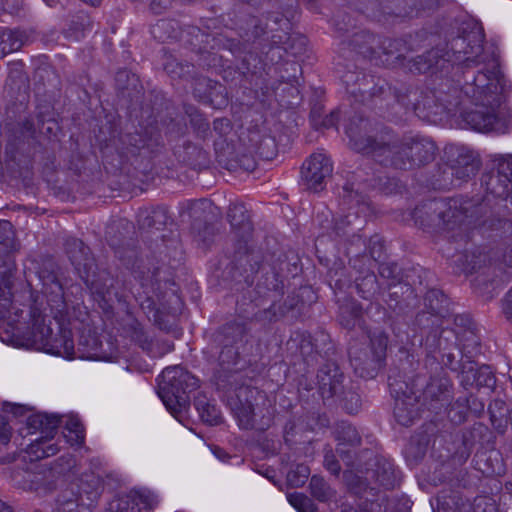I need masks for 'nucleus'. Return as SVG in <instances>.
<instances>
[{
    "label": "nucleus",
    "mask_w": 512,
    "mask_h": 512,
    "mask_svg": "<svg viewBox=\"0 0 512 512\" xmlns=\"http://www.w3.org/2000/svg\"><path fill=\"white\" fill-rule=\"evenodd\" d=\"M357 152L370 155L384 167L409 171L419 168L434 159L436 146L429 138L419 135L383 134L367 136L354 141Z\"/></svg>",
    "instance_id": "obj_2"
},
{
    "label": "nucleus",
    "mask_w": 512,
    "mask_h": 512,
    "mask_svg": "<svg viewBox=\"0 0 512 512\" xmlns=\"http://www.w3.org/2000/svg\"><path fill=\"white\" fill-rule=\"evenodd\" d=\"M65 252L81 279H89L91 270L96 268V263L91 255L89 247L82 240L70 237L64 244Z\"/></svg>",
    "instance_id": "obj_19"
},
{
    "label": "nucleus",
    "mask_w": 512,
    "mask_h": 512,
    "mask_svg": "<svg viewBox=\"0 0 512 512\" xmlns=\"http://www.w3.org/2000/svg\"><path fill=\"white\" fill-rule=\"evenodd\" d=\"M102 479L84 473L77 482L61 490L56 498L58 512H92L101 495Z\"/></svg>",
    "instance_id": "obj_8"
},
{
    "label": "nucleus",
    "mask_w": 512,
    "mask_h": 512,
    "mask_svg": "<svg viewBox=\"0 0 512 512\" xmlns=\"http://www.w3.org/2000/svg\"><path fill=\"white\" fill-rule=\"evenodd\" d=\"M309 487L311 495L321 502L329 501L335 494L324 478L317 475L311 477Z\"/></svg>",
    "instance_id": "obj_45"
},
{
    "label": "nucleus",
    "mask_w": 512,
    "mask_h": 512,
    "mask_svg": "<svg viewBox=\"0 0 512 512\" xmlns=\"http://www.w3.org/2000/svg\"><path fill=\"white\" fill-rule=\"evenodd\" d=\"M60 423L61 417L57 415L37 413L28 417V428L42 434L27 447V453L31 459L39 460L58 453L60 448L57 442H52V440Z\"/></svg>",
    "instance_id": "obj_10"
},
{
    "label": "nucleus",
    "mask_w": 512,
    "mask_h": 512,
    "mask_svg": "<svg viewBox=\"0 0 512 512\" xmlns=\"http://www.w3.org/2000/svg\"><path fill=\"white\" fill-rule=\"evenodd\" d=\"M423 395L425 399H430L431 401L448 403L449 401V391L448 386L438 380H433L425 387L423 391Z\"/></svg>",
    "instance_id": "obj_47"
},
{
    "label": "nucleus",
    "mask_w": 512,
    "mask_h": 512,
    "mask_svg": "<svg viewBox=\"0 0 512 512\" xmlns=\"http://www.w3.org/2000/svg\"><path fill=\"white\" fill-rule=\"evenodd\" d=\"M356 269H360V266L358 265ZM359 272L362 273L363 276L356 278V288L358 293L363 299H374L380 291L376 275L370 270H367L366 272L359 270Z\"/></svg>",
    "instance_id": "obj_38"
},
{
    "label": "nucleus",
    "mask_w": 512,
    "mask_h": 512,
    "mask_svg": "<svg viewBox=\"0 0 512 512\" xmlns=\"http://www.w3.org/2000/svg\"><path fill=\"white\" fill-rule=\"evenodd\" d=\"M474 107L460 113L461 126L477 132L505 133L507 125L498 109L501 105L472 102Z\"/></svg>",
    "instance_id": "obj_11"
},
{
    "label": "nucleus",
    "mask_w": 512,
    "mask_h": 512,
    "mask_svg": "<svg viewBox=\"0 0 512 512\" xmlns=\"http://www.w3.org/2000/svg\"><path fill=\"white\" fill-rule=\"evenodd\" d=\"M502 312L505 318L512 323V287L502 301Z\"/></svg>",
    "instance_id": "obj_64"
},
{
    "label": "nucleus",
    "mask_w": 512,
    "mask_h": 512,
    "mask_svg": "<svg viewBox=\"0 0 512 512\" xmlns=\"http://www.w3.org/2000/svg\"><path fill=\"white\" fill-rule=\"evenodd\" d=\"M51 320L41 310L34 307L30 310V320L26 327L17 326L13 331L12 342L19 347L34 348L40 350L36 343L40 336L45 340L52 334Z\"/></svg>",
    "instance_id": "obj_13"
},
{
    "label": "nucleus",
    "mask_w": 512,
    "mask_h": 512,
    "mask_svg": "<svg viewBox=\"0 0 512 512\" xmlns=\"http://www.w3.org/2000/svg\"><path fill=\"white\" fill-rule=\"evenodd\" d=\"M497 161V167L494 170L503 176H507L512 183V155H502Z\"/></svg>",
    "instance_id": "obj_61"
},
{
    "label": "nucleus",
    "mask_w": 512,
    "mask_h": 512,
    "mask_svg": "<svg viewBox=\"0 0 512 512\" xmlns=\"http://www.w3.org/2000/svg\"><path fill=\"white\" fill-rule=\"evenodd\" d=\"M343 402V408L349 413L354 414L358 412L361 406V399L358 393L353 390H346L344 388V393L341 396H337Z\"/></svg>",
    "instance_id": "obj_56"
},
{
    "label": "nucleus",
    "mask_w": 512,
    "mask_h": 512,
    "mask_svg": "<svg viewBox=\"0 0 512 512\" xmlns=\"http://www.w3.org/2000/svg\"><path fill=\"white\" fill-rule=\"evenodd\" d=\"M349 357L355 373L362 378L375 377L383 365L374 354H371L368 347L363 349L355 346L350 347Z\"/></svg>",
    "instance_id": "obj_25"
},
{
    "label": "nucleus",
    "mask_w": 512,
    "mask_h": 512,
    "mask_svg": "<svg viewBox=\"0 0 512 512\" xmlns=\"http://www.w3.org/2000/svg\"><path fill=\"white\" fill-rule=\"evenodd\" d=\"M458 332V346L467 357H472L478 352L480 346V339L475 333V328Z\"/></svg>",
    "instance_id": "obj_43"
},
{
    "label": "nucleus",
    "mask_w": 512,
    "mask_h": 512,
    "mask_svg": "<svg viewBox=\"0 0 512 512\" xmlns=\"http://www.w3.org/2000/svg\"><path fill=\"white\" fill-rule=\"evenodd\" d=\"M249 142L251 149L263 160H272L277 155L275 139L270 135L256 130L250 131Z\"/></svg>",
    "instance_id": "obj_30"
},
{
    "label": "nucleus",
    "mask_w": 512,
    "mask_h": 512,
    "mask_svg": "<svg viewBox=\"0 0 512 512\" xmlns=\"http://www.w3.org/2000/svg\"><path fill=\"white\" fill-rule=\"evenodd\" d=\"M428 441L426 437L412 438L405 448L406 460L411 464H417L424 458L427 452Z\"/></svg>",
    "instance_id": "obj_41"
},
{
    "label": "nucleus",
    "mask_w": 512,
    "mask_h": 512,
    "mask_svg": "<svg viewBox=\"0 0 512 512\" xmlns=\"http://www.w3.org/2000/svg\"><path fill=\"white\" fill-rule=\"evenodd\" d=\"M332 171L331 160L323 153H314L302 165L301 180L307 189L318 192L324 188L325 179Z\"/></svg>",
    "instance_id": "obj_15"
},
{
    "label": "nucleus",
    "mask_w": 512,
    "mask_h": 512,
    "mask_svg": "<svg viewBox=\"0 0 512 512\" xmlns=\"http://www.w3.org/2000/svg\"><path fill=\"white\" fill-rule=\"evenodd\" d=\"M352 44L354 49L365 58L378 60L380 57V51L378 50L380 38L369 32H360L355 34Z\"/></svg>",
    "instance_id": "obj_32"
},
{
    "label": "nucleus",
    "mask_w": 512,
    "mask_h": 512,
    "mask_svg": "<svg viewBox=\"0 0 512 512\" xmlns=\"http://www.w3.org/2000/svg\"><path fill=\"white\" fill-rule=\"evenodd\" d=\"M424 301L428 312L418 314V323L422 324L426 321L434 324L444 320V313L447 310V299L441 291L436 289L429 290L425 295Z\"/></svg>",
    "instance_id": "obj_27"
},
{
    "label": "nucleus",
    "mask_w": 512,
    "mask_h": 512,
    "mask_svg": "<svg viewBox=\"0 0 512 512\" xmlns=\"http://www.w3.org/2000/svg\"><path fill=\"white\" fill-rule=\"evenodd\" d=\"M369 346L371 354H374L382 363L386 358L388 347V335L385 331L375 329L369 332Z\"/></svg>",
    "instance_id": "obj_40"
},
{
    "label": "nucleus",
    "mask_w": 512,
    "mask_h": 512,
    "mask_svg": "<svg viewBox=\"0 0 512 512\" xmlns=\"http://www.w3.org/2000/svg\"><path fill=\"white\" fill-rule=\"evenodd\" d=\"M27 36L18 29L0 28V58L19 50Z\"/></svg>",
    "instance_id": "obj_33"
},
{
    "label": "nucleus",
    "mask_w": 512,
    "mask_h": 512,
    "mask_svg": "<svg viewBox=\"0 0 512 512\" xmlns=\"http://www.w3.org/2000/svg\"><path fill=\"white\" fill-rule=\"evenodd\" d=\"M459 332L442 327L440 330V352L453 350L458 347Z\"/></svg>",
    "instance_id": "obj_55"
},
{
    "label": "nucleus",
    "mask_w": 512,
    "mask_h": 512,
    "mask_svg": "<svg viewBox=\"0 0 512 512\" xmlns=\"http://www.w3.org/2000/svg\"><path fill=\"white\" fill-rule=\"evenodd\" d=\"M482 185L488 193L501 198L508 195L511 182L507 176H503L495 170H491L482 176Z\"/></svg>",
    "instance_id": "obj_34"
},
{
    "label": "nucleus",
    "mask_w": 512,
    "mask_h": 512,
    "mask_svg": "<svg viewBox=\"0 0 512 512\" xmlns=\"http://www.w3.org/2000/svg\"><path fill=\"white\" fill-rule=\"evenodd\" d=\"M389 377V386L392 393H395L394 416L397 422L402 426H410L419 416V403L417 396L413 393L407 394L402 389V385L392 382Z\"/></svg>",
    "instance_id": "obj_16"
},
{
    "label": "nucleus",
    "mask_w": 512,
    "mask_h": 512,
    "mask_svg": "<svg viewBox=\"0 0 512 512\" xmlns=\"http://www.w3.org/2000/svg\"><path fill=\"white\" fill-rule=\"evenodd\" d=\"M245 332V326L241 323H229L222 328V334L226 338L225 344L228 345L242 340Z\"/></svg>",
    "instance_id": "obj_54"
},
{
    "label": "nucleus",
    "mask_w": 512,
    "mask_h": 512,
    "mask_svg": "<svg viewBox=\"0 0 512 512\" xmlns=\"http://www.w3.org/2000/svg\"><path fill=\"white\" fill-rule=\"evenodd\" d=\"M120 141L123 145L122 153L123 154H132L135 155L141 148L145 146V140L139 134H125L122 135Z\"/></svg>",
    "instance_id": "obj_51"
},
{
    "label": "nucleus",
    "mask_w": 512,
    "mask_h": 512,
    "mask_svg": "<svg viewBox=\"0 0 512 512\" xmlns=\"http://www.w3.org/2000/svg\"><path fill=\"white\" fill-rule=\"evenodd\" d=\"M473 512H499V509L493 498L483 496L475 499Z\"/></svg>",
    "instance_id": "obj_59"
},
{
    "label": "nucleus",
    "mask_w": 512,
    "mask_h": 512,
    "mask_svg": "<svg viewBox=\"0 0 512 512\" xmlns=\"http://www.w3.org/2000/svg\"><path fill=\"white\" fill-rule=\"evenodd\" d=\"M159 396L172 415L180 419L189 407V394L198 388V379L181 366L162 371Z\"/></svg>",
    "instance_id": "obj_7"
},
{
    "label": "nucleus",
    "mask_w": 512,
    "mask_h": 512,
    "mask_svg": "<svg viewBox=\"0 0 512 512\" xmlns=\"http://www.w3.org/2000/svg\"><path fill=\"white\" fill-rule=\"evenodd\" d=\"M484 34L479 27H473L453 37L446 48H434L410 61L409 69L416 73L442 72L452 67L455 74L485 63L492 50L483 47Z\"/></svg>",
    "instance_id": "obj_3"
},
{
    "label": "nucleus",
    "mask_w": 512,
    "mask_h": 512,
    "mask_svg": "<svg viewBox=\"0 0 512 512\" xmlns=\"http://www.w3.org/2000/svg\"><path fill=\"white\" fill-rule=\"evenodd\" d=\"M231 226L243 232V235H250L253 227L250 216L244 204H231L227 214Z\"/></svg>",
    "instance_id": "obj_36"
},
{
    "label": "nucleus",
    "mask_w": 512,
    "mask_h": 512,
    "mask_svg": "<svg viewBox=\"0 0 512 512\" xmlns=\"http://www.w3.org/2000/svg\"><path fill=\"white\" fill-rule=\"evenodd\" d=\"M445 153L447 155L446 167L454 178L453 185L467 182L480 169L481 160L479 155L467 147H450Z\"/></svg>",
    "instance_id": "obj_12"
},
{
    "label": "nucleus",
    "mask_w": 512,
    "mask_h": 512,
    "mask_svg": "<svg viewBox=\"0 0 512 512\" xmlns=\"http://www.w3.org/2000/svg\"><path fill=\"white\" fill-rule=\"evenodd\" d=\"M378 50L380 51L378 60L387 66H396L405 59L410 51V47L403 39L385 38L383 40L380 39Z\"/></svg>",
    "instance_id": "obj_28"
},
{
    "label": "nucleus",
    "mask_w": 512,
    "mask_h": 512,
    "mask_svg": "<svg viewBox=\"0 0 512 512\" xmlns=\"http://www.w3.org/2000/svg\"><path fill=\"white\" fill-rule=\"evenodd\" d=\"M57 329L58 332L56 334L52 331V334H49L46 340L40 336L36 343L40 345V350L67 359H73L75 351L71 329L58 322Z\"/></svg>",
    "instance_id": "obj_17"
},
{
    "label": "nucleus",
    "mask_w": 512,
    "mask_h": 512,
    "mask_svg": "<svg viewBox=\"0 0 512 512\" xmlns=\"http://www.w3.org/2000/svg\"><path fill=\"white\" fill-rule=\"evenodd\" d=\"M288 501L298 512L316 511V507L312 500L302 493L289 494Z\"/></svg>",
    "instance_id": "obj_52"
},
{
    "label": "nucleus",
    "mask_w": 512,
    "mask_h": 512,
    "mask_svg": "<svg viewBox=\"0 0 512 512\" xmlns=\"http://www.w3.org/2000/svg\"><path fill=\"white\" fill-rule=\"evenodd\" d=\"M227 401L240 429L264 432L274 423L275 407L267 394L256 387L241 385L228 395Z\"/></svg>",
    "instance_id": "obj_5"
},
{
    "label": "nucleus",
    "mask_w": 512,
    "mask_h": 512,
    "mask_svg": "<svg viewBox=\"0 0 512 512\" xmlns=\"http://www.w3.org/2000/svg\"><path fill=\"white\" fill-rule=\"evenodd\" d=\"M319 391L324 399L341 396L344 393V375L334 362H327L317 374Z\"/></svg>",
    "instance_id": "obj_23"
},
{
    "label": "nucleus",
    "mask_w": 512,
    "mask_h": 512,
    "mask_svg": "<svg viewBox=\"0 0 512 512\" xmlns=\"http://www.w3.org/2000/svg\"><path fill=\"white\" fill-rule=\"evenodd\" d=\"M323 465L332 475L339 476L341 466L331 449L325 450Z\"/></svg>",
    "instance_id": "obj_60"
},
{
    "label": "nucleus",
    "mask_w": 512,
    "mask_h": 512,
    "mask_svg": "<svg viewBox=\"0 0 512 512\" xmlns=\"http://www.w3.org/2000/svg\"><path fill=\"white\" fill-rule=\"evenodd\" d=\"M465 258L463 271L467 274L480 273L482 270H490L492 265V258L489 251L484 247H477L474 250L467 252L463 255ZM485 271L475 278V283L480 285L486 281L484 276Z\"/></svg>",
    "instance_id": "obj_29"
},
{
    "label": "nucleus",
    "mask_w": 512,
    "mask_h": 512,
    "mask_svg": "<svg viewBox=\"0 0 512 512\" xmlns=\"http://www.w3.org/2000/svg\"><path fill=\"white\" fill-rule=\"evenodd\" d=\"M369 254H370V257L371 259H369L368 257L366 256H361V257H357L353 260H350V262H352V265L354 268H357L358 267V263L360 262H370L373 260V261H378L382 258L383 254H384V244H383V241L382 239L379 237V236H373L370 238V241H369Z\"/></svg>",
    "instance_id": "obj_48"
},
{
    "label": "nucleus",
    "mask_w": 512,
    "mask_h": 512,
    "mask_svg": "<svg viewBox=\"0 0 512 512\" xmlns=\"http://www.w3.org/2000/svg\"><path fill=\"white\" fill-rule=\"evenodd\" d=\"M445 320L436 322L432 325L431 331L426 335L422 345L424 346L427 355H433L436 352H440V330L443 327Z\"/></svg>",
    "instance_id": "obj_50"
},
{
    "label": "nucleus",
    "mask_w": 512,
    "mask_h": 512,
    "mask_svg": "<svg viewBox=\"0 0 512 512\" xmlns=\"http://www.w3.org/2000/svg\"><path fill=\"white\" fill-rule=\"evenodd\" d=\"M96 268L91 270L89 279H82L92 294L97 295L104 301H111L113 298L119 299L118 292L115 289V279L107 271L96 272Z\"/></svg>",
    "instance_id": "obj_26"
},
{
    "label": "nucleus",
    "mask_w": 512,
    "mask_h": 512,
    "mask_svg": "<svg viewBox=\"0 0 512 512\" xmlns=\"http://www.w3.org/2000/svg\"><path fill=\"white\" fill-rule=\"evenodd\" d=\"M436 501L437 507L434 512H460L463 505L462 498L458 494H448L445 491L438 494Z\"/></svg>",
    "instance_id": "obj_44"
},
{
    "label": "nucleus",
    "mask_w": 512,
    "mask_h": 512,
    "mask_svg": "<svg viewBox=\"0 0 512 512\" xmlns=\"http://www.w3.org/2000/svg\"><path fill=\"white\" fill-rule=\"evenodd\" d=\"M117 254L124 265L131 269L134 278L139 281L140 287L143 289L141 293L139 289L134 290V288H132L131 293L142 305V299H145L149 303L148 307H150V305L154 304V296L158 297L157 290L159 289V281L157 276L159 274V268H152L149 263H145L143 259L138 257L134 249L128 251L118 250Z\"/></svg>",
    "instance_id": "obj_9"
},
{
    "label": "nucleus",
    "mask_w": 512,
    "mask_h": 512,
    "mask_svg": "<svg viewBox=\"0 0 512 512\" xmlns=\"http://www.w3.org/2000/svg\"><path fill=\"white\" fill-rule=\"evenodd\" d=\"M47 470L41 466L36 465L33 470H25L21 473V480L18 481L19 487L24 490L37 491L46 485Z\"/></svg>",
    "instance_id": "obj_39"
},
{
    "label": "nucleus",
    "mask_w": 512,
    "mask_h": 512,
    "mask_svg": "<svg viewBox=\"0 0 512 512\" xmlns=\"http://www.w3.org/2000/svg\"><path fill=\"white\" fill-rule=\"evenodd\" d=\"M151 33L160 42L178 40L182 30L178 22L173 19H161L151 28Z\"/></svg>",
    "instance_id": "obj_35"
},
{
    "label": "nucleus",
    "mask_w": 512,
    "mask_h": 512,
    "mask_svg": "<svg viewBox=\"0 0 512 512\" xmlns=\"http://www.w3.org/2000/svg\"><path fill=\"white\" fill-rule=\"evenodd\" d=\"M194 406L204 423L213 426L221 422L220 410L205 395L198 394L194 399Z\"/></svg>",
    "instance_id": "obj_37"
},
{
    "label": "nucleus",
    "mask_w": 512,
    "mask_h": 512,
    "mask_svg": "<svg viewBox=\"0 0 512 512\" xmlns=\"http://www.w3.org/2000/svg\"><path fill=\"white\" fill-rule=\"evenodd\" d=\"M11 240L9 238H5L0 240V268H5V271L0 272L5 275L7 272H10L14 267V261L11 255Z\"/></svg>",
    "instance_id": "obj_53"
},
{
    "label": "nucleus",
    "mask_w": 512,
    "mask_h": 512,
    "mask_svg": "<svg viewBox=\"0 0 512 512\" xmlns=\"http://www.w3.org/2000/svg\"><path fill=\"white\" fill-rule=\"evenodd\" d=\"M67 433L64 437L71 445H81L84 442V428L77 417L70 416L65 422Z\"/></svg>",
    "instance_id": "obj_46"
},
{
    "label": "nucleus",
    "mask_w": 512,
    "mask_h": 512,
    "mask_svg": "<svg viewBox=\"0 0 512 512\" xmlns=\"http://www.w3.org/2000/svg\"><path fill=\"white\" fill-rule=\"evenodd\" d=\"M238 358L237 351L233 348L232 345L225 344L223 349L219 354V362L221 365L227 364H236Z\"/></svg>",
    "instance_id": "obj_63"
},
{
    "label": "nucleus",
    "mask_w": 512,
    "mask_h": 512,
    "mask_svg": "<svg viewBox=\"0 0 512 512\" xmlns=\"http://www.w3.org/2000/svg\"><path fill=\"white\" fill-rule=\"evenodd\" d=\"M42 282V293L47 298V303L52 311L62 314L67 307L63 285L54 270L46 268L39 272Z\"/></svg>",
    "instance_id": "obj_24"
},
{
    "label": "nucleus",
    "mask_w": 512,
    "mask_h": 512,
    "mask_svg": "<svg viewBox=\"0 0 512 512\" xmlns=\"http://www.w3.org/2000/svg\"><path fill=\"white\" fill-rule=\"evenodd\" d=\"M480 65L483 67L477 71L474 68L462 71L461 79L457 80L460 88L453 81L442 79L434 91L425 95L423 108L442 120L444 113L455 115L462 104V95L471 102L501 105L505 100L504 79L495 52L491 51L488 61Z\"/></svg>",
    "instance_id": "obj_1"
},
{
    "label": "nucleus",
    "mask_w": 512,
    "mask_h": 512,
    "mask_svg": "<svg viewBox=\"0 0 512 512\" xmlns=\"http://www.w3.org/2000/svg\"><path fill=\"white\" fill-rule=\"evenodd\" d=\"M124 331L127 337L139 345L151 357H161L174 349L173 344L167 341L154 342L145 332L143 326L135 319L125 325Z\"/></svg>",
    "instance_id": "obj_18"
},
{
    "label": "nucleus",
    "mask_w": 512,
    "mask_h": 512,
    "mask_svg": "<svg viewBox=\"0 0 512 512\" xmlns=\"http://www.w3.org/2000/svg\"><path fill=\"white\" fill-rule=\"evenodd\" d=\"M506 404L501 399H494L488 406V413L492 426L500 433H504L507 423L504 420Z\"/></svg>",
    "instance_id": "obj_42"
},
{
    "label": "nucleus",
    "mask_w": 512,
    "mask_h": 512,
    "mask_svg": "<svg viewBox=\"0 0 512 512\" xmlns=\"http://www.w3.org/2000/svg\"><path fill=\"white\" fill-rule=\"evenodd\" d=\"M478 386L492 388L495 384V377L489 366L480 367L474 375Z\"/></svg>",
    "instance_id": "obj_58"
},
{
    "label": "nucleus",
    "mask_w": 512,
    "mask_h": 512,
    "mask_svg": "<svg viewBox=\"0 0 512 512\" xmlns=\"http://www.w3.org/2000/svg\"><path fill=\"white\" fill-rule=\"evenodd\" d=\"M153 494L146 491H131L109 503L107 512H148L156 504Z\"/></svg>",
    "instance_id": "obj_20"
},
{
    "label": "nucleus",
    "mask_w": 512,
    "mask_h": 512,
    "mask_svg": "<svg viewBox=\"0 0 512 512\" xmlns=\"http://www.w3.org/2000/svg\"><path fill=\"white\" fill-rule=\"evenodd\" d=\"M74 466V457L71 454H64L54 461L50 471L58 475H65L70 472Z\"/></svg>",
    "instance_id": "obj_57"
},
{
    "label": "nucleus",
    "mask_w": 512,
    "mask_h": 512,
    "mask_svg": "<svg viewBox=\"0 0 512 512\" xmlns=\"http://www.w3.org/2000/svg\"><path fill=\"white\" fill-rule=\"evenodd\" d=\"M167 221V210L163 207L140 209L137 215V222L142 230H161Z\"/></svg>",
    "instance_id": "obj_31"
},
{
    "label": "nucleus",
    "mask_w": 512,
    "mask_h": 512,
    "mask_svg": "<svg viewBox=\"0 0 512 512\" xmlns=\"http://www.w3.org/2000/svg\"><path fill=\"white\" fill-rule=\"evenodd\" d=\"M343 477L348 489L358 496H362L368 489L374 491L376 488L372 486L373 483L385 489H392L397 483L393 464L370 450L357 456L355 467L346 469Z\"/></svg>",
    "instance_id": "obj_6"
},
{
    "label": "nucleus",
    "mask_w": 512,
    "mask_h": 512,
    "mask_svg": "<svg viewBox=\"0 0 512 512\" xmlns=\"http://www.w3.org/2000/svg\"><path fill=\"white\" fill-rule=\"evenodd\" d=\"M352 93H358L362 96L363 99L367 97H384L387 98L392 96L394 100L402 105L404 108L409 109L410 106L415 110L419 111L423 108V101L425 96L421 101H417L416 103H411L408 101V95L406 92H403L400 89L391 87L385 80L378 79L377 82H374L372 77L367 78L365 76L362 77L361 82L358 83V88L353 89Z\"/></svg>",
    "instance_id": "obj_14"
},
{
    "label": "nucleus",
    "mask_w": 512,
    "mask_h": 512,
    "mask_svg": "<svg viewBox=\"0 0 512 512\" xmlns=\"http://www.w3.org/2000/svg\"><path fill=\"white\" fill-rule=\"evenodd\" d=\"M378 270L382 278L393 281H397L399 278L400 270L396 263H381Z\"/></svg>",
    "instance_id": "obj_62"
},
{
    "label": "nucleus",
    "mask_w": 512,
    "mask_h": 512,
    "mask_svg": "<svg viewBox=\"0 0 512 512\" xmlns=\"http://www.w3.org/2000/svg\"><path fill=\"white\" fill-rule=\"evenodd\" d=\"M194 66L188 63L179 62L175 58H170L164 64V70L172 78H187L191 76Z\"/></svg>",
    "instance_id": "obj_49"
},
{
    "label": "nucleus",
    "mask_w": 512,
    "mask_h": 512,
    "mask_svg": "<svg viewBox=\"0 0 512 512\" xmlns=\"http://www.w3.org/2000/svg\"><path fill=\"white\" fill-rule=\"evenodd\" d=\"M335 438L338 442L336 452L346 465L347 469L354 468L357 457L354 459L350 448L358 447L361 444V437L351 424L341 422L335 430Z\"/></svg>",
    "instance_id": "obj_22"
},
{
    "label": "nucleus",
    "mask_w": 512,
    "mask_h": 512,
    "mask_svg": "<svg viewBox=\"0 0 512 512\" xmlns=\"http://www.w3.org/2000/svg\"><path fill=\"white\" fill-rule=\"evenodd\" d=\"M153 494L146 491H131L109 503L107 512H148L156 504Z\"/></svg>",
    "instance_id": "obj_21"
},
{
    "label": "nucleus",
    "mask_w": 512,
    "mask_h": 512,
    "mask_svg": "<svg viewBox=\"0 0 512 512\" xmlns=\"http://www.w3.org/2000/svg\"><path fill=\"white\" fill-rule=\"evenodd\" d=\"M488 213V205L480 199H432L414 209L413 219L423 229L441 233L485 226Z\"/></svg>",
    "instance_id": "obj_4"
}]
</instances>
